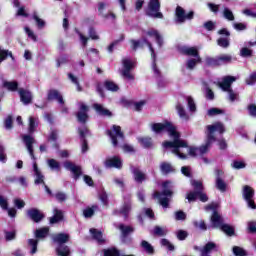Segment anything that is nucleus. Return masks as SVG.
Wrapping results in <instances>:
<instances>
[{"label": "nucleus", "mask_w": 256, "mask_h": 256, "mask_svg": "<svg viewBox=\"0 0 256 256\" xmlns=\"http://www.w3.org/2000/svg\"><path fill=\"white\" fill-rule=\"evenodd\" d=\"M151 131L156 135H161V133L166 132L173 137V141L166 140L163 142L164 149H172V153L177 155L180 159H187V155L181 153L180 149H187L189 144L187 141L181 139V133L177 132V127L169 121H164V123H152Z\"/></svg>", "instance_id": "f257e3e1"}, {"label": "nucleus", "mask_w": 256, "mask_h": 256, "mask_svg": "<svg viewBox=\"0 0 256 256\" xmlns=\"http://www.w3.org/2000/svg\"><path fill=\"white\" fill-rule=\"evenodd\" d=\"M23 143L33 161V171L36 179L34 180L35 185H45V176L41 173L39 166L37 165V157L35 156V150L33 149V144L35 143V138L29 134L22 137Z\"/></svg>", "instance_id": "f03ea898"}, {"label": "nucleus", "mask_w": 256, "mask_h": 256, "mask_svg": "<svg viewBox=\"0 0 256 256\" xmlns=\"http://www.w3.org/2000/svg\"><path fill=\"white\" fill-rule=\"evenodd\" d=\"M220 133V135H223L225 132V126L221 122H216L213 125L207 126V134H206V142L204 145L200 146L198 148V151L201 155H205L209 151V147L217 141V137H215V132Z\"/></svg>", "instance_id": "7ed1b4c3"}, {"label": "nucleus", "mask_w": 256, "mask_h": 256, "mask_svg": "<svg viewBox=\"0 0 256 256\" xmlns=\"http://www.w3.org/2000/svg\"><path fill=\"white\" fill-rule=\"evenodd\" d=\"M235 81H237V78L235 76H225L223 77L222 82L218 84V87H220L222 91L228 93V99L232 103L237 100V97L239 95L231 89V85H233Z\"/></svg>", "instance_id": "20e7f679"}, {"label": "nucleus", "mask_w": 256, "mask_h": 256, "mask_svg": "<svg viewBox=\"0 0 256 256\" xmlns=\"http://www.w3.org/2000/svg\"><path fill=\"white\" fill-rule=\"evenodd\" d=\"M145 15L152 19H163L161 12V0H149L145 9Z\"/></svg>", "instance_id": "39448f33"}, {"label": "nucleus", "mask_w": 256, "mask_h": 256, "mask_svg": "<svg viewBox=\"0 0 256 256\" xmlns=\"http://www.w3.org/2000/svg\"><path fill=\"white\" fill-rule=\"evenodd\" d=\"M106 135L110 137L113 147H119V139H125V134L121 131V126L112 125V130L106 131Z\"/></svg>", "instance_id": "423d86ee"}, {"label": "nucleus", "mask_w": 256, "mask_h": 256, "mask_svg": "<svg viewBox=\"0 0 256 256\" xmlns=\"http://www.w3.org/2000/svg\"><path fill=\"white\" fill-rule=\"evenodd\" d=\"M186 199L188 200L189 203H195L197 199H199L201 203H207V201H209V196H207L205 192L193 190L187 193Z\"/></svg>", "instance_id": "0eeeda50"}, {"label": "nucleus", "mask_w": 256, "mask_h": 256, "mask_svg": "<svg viewBox=\"0 0 256 256\" xmlns=\"http://www.w3.org/2000/svg\"><path fill=\"white\" fill-rule=\"evenodd\" d=\"M175 16L178 23H185V21H191L195 17V12L190 11L189 13L185 14V9H183L181 6H177Z\"/></svg>", "instance_id": "6e6552de"}, {"label": "nucleus", "mask_w": 256, "mask_h": 256, "mask_svg": "<svg viewBox=\"0 0 256 256\" xmlns=\"http://www.w3.org/2000/svg\"><path fill=\"white\" fill-rule=\"evenodd\" d=\"M26 215L34 223H41L45 219V214L37 208L28 209Z\"/></svg>", "instance_id": "1a4fd4ad"}, {"label": "nucleus", "mask_w": 256, "mask_h": 256, "mask_svg": "<svg viewBox=\"0 0 256 256\" xmlns=\"http://www.w3.org/2000/svg\"><path fill=\"white\" fill-rule=\"evenodd\" d=\"M162 192L156 191L154 192V198L155 199H161V196L164 197H173V191L171 190V181L166 180L162 183Z\"/></svg>", "instance_id": "9d476101"}, {"label": "nucleus", "mask_w": 256, "mask_h": 256, "mask_svg": "<svg viewBox=\"0 0 256 256\" xmlns=\"http://www.w3.org/2000/svg\"><path fill=\"white\" fill-rule=\"evenodd\" d=\"M89 106L82 104L80 105V111L76 113V118L78 123H81V125H86L87 121H89Z\"/></svg>", "instance_id": "9b49d317"}, {"label": "nucleus", "mask_w": 256, "mask_h": 256, "mask_svg": "<svg viewBox=\"0 0 256 256\" xmlns=\"http://www.w3.org/2000/svg\"><path fill=\"white\" fill-rule=\"evenodd\" d=\"M47 101H57L59 105H65V100L63 99V94L57 89L48 90Z\"/></svg>", "instance_id": "f8f14e48"}, {"label": "nucleus", "mask_w": 256, "mask_h": 256, "mask_svg": "<svg viewBox=\"0 0 256 256\" xmlns=\"http://www.w3.org/2000/svg\"><path fill=\"white\" fill-rule=\"evenodd\" d=\"M104 165L106 169H122L123 161L118 156H113L112 158H107Z\"/></svg>", "instance_id": "ddd939ff"}, {"label": "nucleus", "mask_w": 256, "mask_h": 256, "mask_svg": "<svg viewBox=\"0 0 256 256\" xmlns=\"http://www.w3.org/2000/svg\"><path fill=\"white\" fill-rule=\"evenodd\" d=\"M132 175L135 183L138 185H143V183L149 179V176L137 167L132 169Z\"/></svg>", "instance_id": "4468645a"}, {"label": "nucleus", "mask_w": 256, "mask_h": 256, "mask_svg": "<svg viewBox=\"0 0 256 256\" xmlns=\"http://www.w3.org/2000/svg\"><path fill=\"white\" fill-rule=\"evenodd\" d=\"M64 167L65 169H68V171H71V173H73L75 181H77L79 177L83 175V170L81 169V166H77L71 161H66L64 163Z\"/></svg>", "instance_id": "2eb2a0df"}, {"label": "nucleus", "mask_w": 256, "mask_h": 256, "mask_svg": "<svg viewBox=\"0 0 256 256\" xmlns=\"http://www.w3.org/2000/svg\"><path fill=\"white\" fill-rule=\"evenodd\" d=\"M78 133L82 141L81 151L82 153H87L89 151V142H87V139L85 137L87 134H89V128L87 126H84L83 128H78Z\"/></svg>", "instance_id": "dca6fc26"}, {"label": "nucleus", "mask_w": 256, "mask_h": 256, "mask_svg": "<svg viewBox=\"0 0 256 256\" xmlns=\"http://www.w3.org/2000/svg\"><path fill=\"white\" fill-rule=\"evenodd\" d=\"M122 65L124 67V70L122 71L123 77L130 80L135 79L131 73V69H133V62L130 59L124 58L122 60Z\"/></svg>", "instance_id": "f3484780"}, {"label": "nucleus", "mask_w": 256, "mask_h": 256, "mask_svg": "<svg viewBox=\"0 0 256 256\" xmlns=\"http://www.w3.org/2000/svg\"><path fill=\"white\" fill-rule=\"evenodd\" d=\"M210 221L214 229H221L225 225L223 217L219 215L218 211L212 213Z\"/></svg>", "instance_id": "a211bd4d"}, {"label": "nucleus", "mask_w": 256, "mask_h": 256, "mask_svg": "<svg viewBox=\"0 0 256 256\" xmlns=\"http://www.w3.org/2000/svg\"><path fill=\"white\" fill-rule=\"evenodd\" d=\"M180 53L181 55H186V57H195V58L201 57L199 55V49L195 46H192V47L184 46L180 49Z\"/></svg>", "instance_id": "6ab92c4d"}, {"label": "nucleus", "mask_w": 256, "mask_h": 256, "mask_svg": "<svg viewBox=\"0 0 256 256\" xmlns=\"http://www.w3.org/2000/svg\"><path fill=\"white\" fill-rule=\"evenodd\" d=\"M18 93L20 95V101L24 103V105H29V103L33 101V96L31 95V92H29V90L20 88L18 90Z\"/></svg>", "instance_id": "aec40b11"}, {"label": "nucleus", "mask_w": 256, "mask_h": 256, "mask_svg": "<svg viewBox=\"0 0 256 256\" xmlns=\"http://www.w3.org/2000/svg\"><path fill=\"white\" fill-rule=\"evenodd\" d=\"M93 109L96 111V113H98V115H101L102 117H113V112L103 107V105L99 103H94Z\"/></svg>", "instance_id": "412c9836"}, {"label": "nucleus", "mask_w": 256, "mask_h": 256, "mask_svg": "<svg viewBox=\"0 0 256 256\" xmlns=\"http://www.w3.org/2000/svg\"><path fill=\"white\" fill-rule=\"evenodd\" d=\"M132 208H133V205L131 203V200H128L123 203L118 213L119 215H123L125 221H127V219H129V213H131Z\"/></svg>", "instance_id": "4be33fe9"}, {"label": "nucleus", "mask_w": 256, "mask_h": 256, "mask_svg": "<svg viewBox=\"0 0 256 256\" xmlns=\"http://www.w3.org/2000/svg\"><path fill=\"white\" fill-rule=\"evenodd\" d=\"M146 35H148V37H154L157 45L163 47V36H161L158 30L152 28L146 32Z\"/></svg>", "instance_id": "5701e85b"}, {"label": "nucleus", "mask_w": 256, "mask_h": 256, "mask_svg": "<svg viewBox=\"0 0 256 256\" xmlns=\"http://www.w3.org/2000/svg\"><path fill=\"white\" fill-rule=\"evenodd\" d=\"M57 256H71V248L65 244H60L56 248Z\"/></svg>", "instance_id": "b1692460"}, {"label": "nucleus", "mask_w": 256, "mask_h": 256, "mask_svg": "<svg viewBox=\"0 0 256 256\" xmlns=\"http://www.w3.org/2000/svg\"><path fill=\"white\" fill-rule=\"evenodd\" d=\"M54 243H58V245H65V243L69 242V234L66 233H58L53 238Z\"/></svg>", "instance_id": "393cba45"}, {"label": "nucleus", "mask_w": 256, "mask_h": 256, "mask_svg": "<svg viewBox=\"0 0 256 256\" xmlns=\"http://www.w3.org/2000/svg\"><path fill=\"white\" fill-rule=\"evenodd\" d=\"M160 171H161L162 175H169L170 173H175L176 170L171 165V163L162 162L160 164Z\"/></svg>", "instance_id": "a878e982"}, {"label": "nucleus", "mask_w": 256, "mask_h": 256, "mask_svg": "<svg viewBox=\"0 0 256 256\" xmlns=\"http://www.w3.org/2000/svg\"><path fill=\"white\" fill-rule=\"evenodd\" d=\"M90 233L93 239L97 241V243H99L100 245H102V243H105V239L103 238V232L97 230L96 228H91Z\"/></svg>", "instance_id": "bb28decb"}, {"label": "nucleus", "mask_w": 256, "mask_h": 256, "mask_svg": "<svg viewBox=\"0 0 256 256\" xmlns=\"http://www.w3.org/2000/svg\"><path fill=\"white\" fill-rule=\"evenodd\" d=\"M119 229L122 233V239H127L129 235L135 231V228L132 226H125V224H120Z\"/></svg>", "instance_id": "cd10ccee"}, {"label": "nucleus", "mask_w": 256, "mask_h": 256, "mask_svg": "<svg viewBox=\"0 0 256 256\" xmlns=\"http://www.w3.org/2000/svg\"><path fill=\"white\" fill-rule=\"evenodd\" d=\"M99 210V206L97 204L92 205L91 207H86L83 210V216L86 219H91V217H93V215H95V211Z\"/></svg>", "instance_id": "c85d7f7f"}, {"label": "nucleus", "mask_w": 256, "mask_h": 256, "mask_svg": "<svg viewBox=\"0 0 256 256\" xmlns=\"http://www.w3.org/2000/svg\"><path fill=\"white\" fill-rule=\"evenodd\" d=\"M103 87L106 91H111L112 93H117V91H119V85L111 80H105Z\"/></svg>", "instance_id": "c756f323"}, {"label": "nucleus", "mask_w": 256, "mask_h": 256, "mask_svg": "<svg viewBox=\"0 0 256 256\" xmlns=\"http://www.w3.org/2000/svg\"><path fill=\"white\" fill-rule=\"evenodd\" d=\"M140 247H142L147 255H155V248L147 240H142Z\"/></svg>", "instance_id": "7c9ffc66"}, {"label": "nucleus", "mask_w": 256, "mask_h": 256, "mask_svg": "<svg viewBox=\"0 0 256 256\" xmlns=\"http://www.w3.org/2000/svg\"><path fill=\"white\" fill-rule=\"evenodd\" d=\"M51 225H55V223H59L60 221H63V211L55 208L54 209V215L50 218Z\"/></svg>", "instance_id": "2f4dec72"}, {"label": "nucleus", "mask_w": 256, "mask_h": 256, "mask_svg": "<svg viewBox=\"0 0 256 256\" xmlns=\"http://www.w3.org/2000/svg\"><path fill=\"white\" fill-rule=\"evenodd\" d=\"M138 143H140L144 149H151L153 147V139L151 137H141L138 139Z\"/></svg>", "instance_id": "473e14b6"}, {"label": "nucleus", "mask_w": 256, "mask_h": 256, "mask_svg": "<svg viewBox=\"0 0 256 256\" xmlns=\"http://www.w3.org/2000/svg\"><path fill=\"white\" fill-rule=\"evenodd\" d=\"M254 197H255V190L251 188V186L245 185L243 187V198L245 199V201L247 199H253Z\"/></svg>", "instance_id": "72a5a7b5"}, {"label": "nucleus", "mask_w": 256, "mask_h": 256, "mask_svg": "<svg viewBox=\"0 0 256 256\" xmlns=\"http://www.w3.org/2000/svg\"><path fill=\"white\" fill-rule=\"evenodd\" d=\"M215 186L221 193L227 192V183L224 182L223 178L216 177Z\"/></svg>", "instance_id": "f704fd0d"}, {"label": "nucleus", "mask_w": 256, "mask_h": 256, "mask_svg": "<svg viewBox=\"0 0 256 256\" xmlns=\"http://www.w3.org/2000/svg\"><path fill=\"white\" fill-rule=\"evenodd\" d=\"M3 87L8 91L15 92L19 90V83L17 81H4Z\"/></svg>", "instance_id": "c9c22d12"}, {"label": "nucleus", "mask_w": 256, "mask_h": 256, "mask_svg": "<svg viewBox=\"0 0 256 256\" xmlns=\"http://www.w3.org/2000/svg\"><path fill=\"white\" fill-rule=\"evenodd\" d=\"M217 248V244L215 242H208L205 244L203 249L201 250V255H209L213 251V249Z\"/></svg>", "instance_id": "e433bc0d"}, {"label": "nucleus", "mask_w": 256, "mask_h": 256, "mask_svg": "<svg viewBox=\"0 0 256 256\" xmlns=\"http://www.w3.org/2000/svg\"><path fill=\"white\" fill-rule=\"evenodd\" d=\"M49 235V228L48 227H43L36 229L35 231V237L36 239H45Z\"/></svg>", "instance_id": "4c0bfd02"}, {"label": "nucleus", "mask_w": 256, "mask_h": 256, "mask_svg": "<svg viewBox=\"0 0 256 256\" xmlns=\"http://www.w3.org/2000/svg\"><path fill=\"white\" fill-rule=\"evenodd\" d=\"M7 57H10L12 61H15V56H13V52L0 48V63L7 60Z\"/></svg>", "instance_id": "58836bf2"}, {"label": "nucleus", "mask_w": 256, "mask_h": 256, "mask_svg": "<svg viewBox=\"0 0 256 256\" xmlns=\"http://www.w3.org/2000/svg\"><path fill=\"white\" fill-rule=\"evenodd\" d=\"M220 229L225 233L228 237H233L235 235V228L229 224H224L220 227Z\"/></svg>", "instance_id": "ea45409f"}, {"label": "nucleus", "mask_w": 256, "mask_h": 256, "mask_svg": "<svg viewBox=\"0 0 256 256\" xmlns=\"http://www.w3.org/2000/svg\"><path fill=\"white\" fill-rule=\"evenodd\" d=\"M28 247L31 248V255H35L37 253V247H39V240L37 239H28Z\"/></svg>", "instance_id": "a19ab883"}, {"label": "nucleus", "mask_w": 256, "mask_h": 256, "mask_svg": "<svg viewBox=\"0 0 256 256\" xmlns=\"http://www.w3.org/2000/svg\"><path fill=\"white\" fill-rule=\"evenodd\" d=\"M202 59L201 57L198 58H191L186 62L187 69L193 70L195 67H197V63H201Z\"/></svg>", "instance_id": "79ce46f5"}, {"label": "nucleus", "mask_w": 256, "mask_h": 256, "mask_svg": "<svg viewBox=\"0 0 256 256\" xmlns=\"http://www.w3.org/2000/svg\"><path fill=\"white\" fill-rule=\"evenodd\" d=\"M206 65L208 67H221V64L219 62V57H207L206 58Z\"/></svg>", "instance_id": "37998d69"}, {"label": "nucleus", "mask_w": 256, "mask_h": 256, "mask_svg": "<svg viewBox=\"0 0 256 256\" xmlns=\"http://www.w3.org/2000/svg\"><path fill=\"white\" fill-rule=\"evenodd\" d=\"M218 60H219L220 66L227 65V63H231V61H233V57L228 54H222L218 56Z\"/></svg>", "instance_id": "c03bdc74"}, {"label": "nucleus", "mask_w": 256, "mask_h": 256, "mask_svg": "<svg viewBox=\"0 0 256 256\" xmlns=\"http://www.w3.org/2000/svg\"><path fill=\"white\" fill-rule=\"evenodd\" d=\"M106 7H107V3L98 2V15H100L104 19H109V14H103V11H105Z\"/></svg>", "instance_id": "a18cd8bd"}, {"label": "nucleus", "mask_w": 256, "mask_h": 256, "mask_svg": "<svg viewBox=\"0 0 256 256\" xmlns=\"http://www.w3.org/2000/svg\"><path fill=\"white\" fill-rule=\"evenodd\" d=\"M192 187H194V191H198L199 193H204L205 187L203 186V182L199 180L192 181Z\"/></svg>", "instance_id": "49530a36"}, {"label": "nucleus", "mask_w": 256, "mask_h": 256, "mask_svg": "<svg viewBox=\"0 0 256 256\" xmlns=\"http://www.w3.org/2000/svg\"><path fill=\"white\" fill-rule=\"evenodd\" d=\"M48 166L55 171H61V164L53 158L48 160Z\"/></svg>", "instance_id": "de8ad7c7"}, {"label": "nucleus", "mask_w": 256, "mask_h": 256, "mask_svg": "<svg viewBox=\"0 0 256 256\" xmlns=\"http://www.w3.org/2000/svg\"><path fill=\"white\" fill-rule=\"evenodd\" d=\"M152 59H153L152 67H153L155 77H157L158 79H161V70H159V68L157 67V54L154 57H152Z\"/></svg>", "instance_id": "09e8293b"}, {"label": "nucleus", "mask_w": 256, "mask_h": 256, "mask_svg": "<svg viewBox=\"0 0 256 256\" xmlns=\"http://www.w3.org/2000/svg\"><path fill=\"white\" fill-rule=\"evenodd\" d=\"M121 41H125V34H121L118 40H115L112 43H110V45L108 46V52L113 53V49H115L116 45L118 43H121Z\"/></svg>", "instance_id": "8fccbe9b"}, {"label": "nucleus", "mask_w": 256, "mask_h": 256, "mask_svg": "<svg viewBox=\"0 0 256 256\" xmlns=\"http://www.w3.org/2000/svg\"><path fill=\"white\" fill-rule=\"evenodd\" d=\"M141 43H143V45H147L148 49L151 52V57H155V49L153 48V44H151V42H149V40L147 39V37H142Z\"/></svg>", "instance_id": "3c124183"}, {"label": "nucleus", "mask_w": 256, "mask_h": 256, "mask_svg": "<svg viewBox=\"0 0 256 256\" xmlns=\"http://www.w3.org/2000/svg\"><path fill=\"white\" fill-rule=\"evenodd\" d=\"M130 43H131L132 51H137L138 48L143 49V47H144V45L141 42V40L131 39Z\"/></svg>", "instance_id": "603ef678"}, {"label": "nucleus", "mask_w": 256, "mask_h": 256, "mask_svg": "<svg viewBox=\"0 0 256 256\" xmlns=\"http://www.w3.org/2000/svg\"><path fill=\"white\" fill-rule=\"evenodd\" d=\"M154 235L157 237H165V235H167V229H164L161 226H155Z\"/></svg>", "instance_id": "864d4df0"}, {"label": "nucleus", "mask_w": 256, "mask_h": 256, "mask_svg": "<svg viewBox=\"0 0 256 256\" xmlns=\"http://www.w3.org/2000/svg\"><path fill=\"white\" fill-rule=\"evenodd\" d=\"M232 251L235 256H247V251L239 246H234Z\"/></svg>", "instance_id": "5fc2aeb1"}, {"label": "nucleus", "mask_w": 256, "mask_h": 256, "mask_svg": "<svg viewBox=\"0 0 256 256\" xmlns=\"http://www.w3.org/2000/svg\"><path fill=\"white\" fill-rule=\"evenodd\" d=\"M104 256H121V252L117 248H110L104 251Z\"/></svg>", "instance_id": "6e6d98bb"}, {"label": "nucleus", "mask_w": 256, "mask_h": 256, "mask_svg": "<svg viewBox=\"0 0 256 256\" xmlns=\"http://www.w3.org/2000/svg\"><path fill=\"white\" fill-rule=\"evenodd\" d=\"M240 56L241 57H253V50L247 48V47H243L241 50H240Z\"/></svg>", "instance_id": "4d7b16f0"}, {"label": "nucleus", "mask_w": 256, "mask_h": 256, "mask_svg": "<svg viewBox=\"0 0 256 256\" xmlns=\"http://www.w3.org/2000/svg\"><path fill=\"white\" fill-rule=\"evenodd\" d=\"M176 110L178 111V115L179 117H181V119H187V112L185 111V108H183L181 104L176 105Z\"/></svg>", "instance_id": "13d9d810"}, {"label": "nucleus", "mask_w": 256, "mask_h": 256, "mask_svg": "<svg viewBox=\"0 0 256 256\" xmlns=\"http://www.w3.org/2000/svg\"><path fill=\"white\" fill-rule=\"evenodd\" d=\"M33 19H34V21H36V25H37L38 29H43V27H45V21L43 19L39 18L37 13L33 14Z\"/></svg>", "instance_id": "bf43d9fd"}, {"label": "nucleus", "mask_w": 256, "mask_h": 256, "mask_svg": "<svg viewBox=\"0 0 256 256\" xmlns=\"http://www.w3.org/2000/svg\"><path fill=\"white\" fill-rule=\"evenodd\" d=\"M35 129H37V123L35 122V118L32 116L29 118V127L28 131L29 133H35Z\"/></svg>", "instance_id": "052dcab7"}, {"label": "nucleus", "mask_w": 256, "mask_h": 256, "mask_svg": "<svg viewBox=\"0 0 256 256\" xmlns=\"http://www.w3.org/2000/svg\"><path fill=\"white\" fill-rule=\"evenodd\" d=\"M55 198L58 203H65V201H67V194H65L64 192H57L55 194Z\"/></svg>", "instance_id": "680f3d73"}, {"label": "nucleus", "mask_w": 256, "mask_h": 256, "mask_svg": "<svg viewBox=\"0 0 256 256\" xmlns=\"http://www.w3.org/2000/svg\"><path fill=\"white\" fill-rule=\"evenodd\" d=\"M217 45H219V47H222L223 49H227V47H229V45H230L229 39H227V38H219L217 40Z\"/></svg>", "instance_id": "e2e57ef3"}, {"label": "nucleus", "mask_w": 256, "mask_h": 256, "mask_svg": "<svg viewBox=\"0 0 256 256\" xmlns=\"http://www.w3.org/2000/svg\"><path fill=\"white\" fill-rule=\"evenodd\" d=\"M233 169H245V167H247V164H245V162L243 161H238V160H234L233 163L231 164Z\"/></svg>", "instance_id": "0e129e2a"}, {"label": "nucleus", "mask_w": 256, "mask_h": 256, "mask_svg": "<svg viewBox=\"0 0 256 256\" xmlns=\"http://www.w3.org/2000/svg\"><path fill=\"white\" fill-rule=\"evenodd\" d=\"M5 239L6 241H13L17 237V232L14 231H5Z\"/></svg>", "instance_id": "69168bd1"}, {"label": "nucleus", "mask_w": 256, "mask_h": 256, "mask_svg": "<svg viewBox=\"0 0 256 256\" xmlns=\"http://www.w3.org/2000/svg\"><path fill=\"white\" fill-rule=\"evenodd\" d=\"M224 17L228 21H235V16L233 15V12L229 10V8L224 9Z\"/></svg>", "instance_id": "338daca9"}, {"label": "nucleus", "mask_w": 256, "mask_h": 256, "mask_svg": "<svg viewBox=\"0 0 256 256\" xmlns=\"http://www.w3.org/2000/svg\"><path fill=\"white\" fill-rule=\"evenodd\" d=\"M248 113L250 117H256V105L255 104H249L247 107Z\"/></svg>", "instance_id": "774afa93"}]
</instances>
